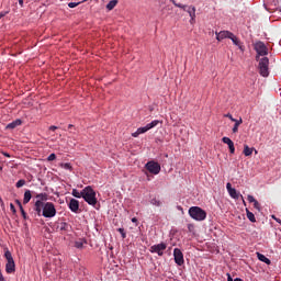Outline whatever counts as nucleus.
I'll return each instance as SVG.
<instances>
[{
	"instance_id": "72a5a7b5",
	"label": "nucleus",
	"mask_w": 281,
	"mask_h": 281,
	"mask_svg": "<svg viewBox=\"0 0 281 281\" xmlns=\"http://www.w3.org/2000/svg\"><path fill=\"white\" fill-rule=\"evenodd\" d=\"M80 3H82V2H69L68 8H78V5H80Z\"/></svg>"
},
{
	"instance_id": "a878e982",
	"label": "nucleus",
	"mask_w": 281,
	"mask_h": 281,
	"mask_svg": "<svg viewBox=\"0 0 281 281\" xmlns=\"http://www.w3.org/2000/svg\"><path fill=\"white\" fill-rule=\"evenodd\" d=\"M159 124H161V121H159V120H154V121H151L150 123H148L147 126H148V128H149V131H150V128H155V126H157V125H159Z\"/></svg>"
},
{
	"instance_id": "0eeeda50",
	"label": "nucleus",
	"mask_w": 281,
	"mask_h": 281,
	"mask_svg": "<svg viewBox=\"0 0 281 281\" xmlns=\"http://www.w3.org/2000/svg\"><path fill=\"white\" fill-rule=\"evenodd\" d=\"M4 258L7 260V265H5L7 273H14V271H16V263H14V258L12 257V252H10V250H5Z\"/></svg>"
},
{
	"instance_id": "ea45409f",
	"label": "nucleus",
	"mask_w": 281,
	"mask_h": 281,
	"mask_svg": "<svg viewBox=\"0 0 281 281\" xmlns=\"http://www.w3.org/2000/svg\"><path fill=\"white\" fill-rule=\"evenodd\" d=\"M10 210L13 212V214H16V207H14L13 203L10 204Z\"/></svg>"
},
{
	"instance_id": "58836bf2",
	"label": "nucleus",
	"mask_w": 281,
	"mask_h": 281,
	"mask_svg": "<svg viewBox=\"0 0 281 281\" xmlns=\"http://www.w3.org/2000/svg\"><path fill=\"white\" fill-rule=\"evenodd\" d=\"M224 117H228V120H231V122H236V119H234V116L229 113L225 114Z\"/></svg>"
},
{
	"instance_id": "ddd939ff",
	"label": "nucleus",
	"mask_w": 281,
	"mask_h": 281,
	"mask_svg": "<svg viewBox=\"0 0 281 281\" xmlns=\"http://www.w3.org/2000/svg\"><path fill=\"white\" fill-rule=\"evenodd\" d=\"M222 142H223V144H227L231 155H234V153H236V147L234 146V140L233 139H231L227 136H224L222 138Z\"/></svg>"
},
{
	"instance_id": "2eb2a0df",
	"label": "nucleus",
	"mask_w": 281,
	"mask_h": 281,
	"mask_svg": "<svg viewBox=\"0 0 281 281\" xmlns=\"http://www.w3.org/2000/svg\"><path fill=\"white\" fill-rule=\"evenodd\" d=\"M222 142H223V144H227L231 155H234V153H236V147L234 146V140L233 139H231L227 136H224L222 138Z\"/></svg>"
},
{
	"instance_id": "8fccbe9b",
	"label": "nucleus",
	"mask_w": 281,
	"mask_h": 281,
	"mask_svg": "<svg viewBox=\"0 0 281 281\" xmlns=\"http://www.w3.org/2000/svg\"><path fill=\"white\" fill-rule=\"evenodd\" d=\"M71 128H74V125H72V124H69V125H68V130L71 131Z\"/></svg>"
},
{
	"instance_id": "cd10ccee",
	"label": "nucleus",
	"mask_w": 281,
	"mask_h": 281,
	"mask_svg": "<svg viewBox=\"0 0 281 281\" xmlns=\"http://www.w3.org/2000/svg\"><path fill=\"white\" fill-rule=\"evenodd\" d=\"M117 5V0H112L106 4V10H113Z\"/></svg>"
},
{
	"instance_id": "de8ad7c7",
	"label": "nucleus",
	"mask_w": 281,
	"mask_h": 281,
	"mask_svg": "<svg viewBox=\"0 0 281 281\" xmlns=\"http://www.w3.org/2000/svg\"><path fill=\"white\" fill-rule=\"evenodd\" d=\"M5 14H8V13H5V12H0V19H3V16H5Z\"/></svg>"
},
{
	"instance_id": "37998d69",
	"label": "nucleus",
	"mask_w": 281,
	"mask_h": 281,
	"mask_svg": "<svg viewBox=\"0 0 281 281\" xmlns=\"http://www.w3.org/2000/svg\"><path fill=\"white\" fill-rule=\"evenodd\" d=\"M49 131H58V126L53 125V126L49 127Z\"/></svg>"
},
{
	"instance_id": "a18cd8bd",
	"label": "nucleus",
	"mask_w": 281,
	"mask_h": 281,
	"mask_svg": "<svg viewBox=\"0 0 281 281\" xmlns=\"http://www.w3.org/2000/svg\"><path fill=\"white\" fill-rule=\"evenodd\" d=\"M0 281H5V278H3V273H1V270H0Z\"/></svg>"
},
{
	"instance_id": "7c9ffc66",
	"label": "nucleus",
	"mask_w": 281,
	"mask_h": 281,
	"mask_svg": "<svg viewBox=\"0 0 281 281\" xmlns=\"http://www.w3.org/2000/svg\"><path fill=\"white\" fill-rule=\"evenodd\" d=\"M151 205H156V207H159L161 205V201L159 199L154 198L150 200Z\"/></svg>"
},
{
	"instance_id": "2f4dec72",
	"label": "nucleus",
	"mask_w": 281,
	"mask_h": 281,
	"mask_svg": "<svg viewBox=\"0 0 281 281\" xmlns=\"http://www.w3.org/2000/svg\"><path fill=\"white\" fill-rule=\"evenodd\" d=\"M138 130V133L142 135L144 133H148V131H150V128L147 126H144V127H139L137 128Z\"/></svg>"
},
{
	"instance_id": "a211bd4d",
	"label": "nucleus",
	"mask_w": 281,
	"mask_h": 281,
	"mask_svg": "<svg viewBox=\"0 0 281 281\" xmlns=\"http://www.w3.org/2000/svg\"><path fill=\"white\" fill-rule=\"evenodd\" d=\"M22 124H23V121H21V119H16L15 121L9 123L5 128L8 131H14L16 126H21Z\"/></svg>"
},
{
	"instance_id": "9b49d317",
	"label": "nucleus",
	"mask_w": 281,
	"mask_h": 281,
	"mask_svg": "<svg viewBox=\"0 0 281 281\" xmlns=\"http://www.w3.org/2000/svg\"><path fill=\"white\" fill-rule=\"evenodd\" d=\"M184 12H188L189 16H190V23H194V21H196V8H194L193 5H184L182 7Z\"/></svg>"
},
{
	"instance_id": "39448f33",
	"label": "nucleus",
	"mask_w": 281,
	"mask_h": 281,
	"mask_svg": "<svg viewBox=\"0 0 281 281\" xmlns=\"http://www.w3.org/2000/svg\"><path fill=\"white\" fill-rule=\"evenodd\" d=\"M254 49L257 53V55L255 56V58H267V56H269V48L267 47V45L259 41L256 42L254 44Z\"/></svg>"
},
{
	"instance_id": "9d476101",
	"label": "nucleus",
	"mask_w": 281,
	"mask_h": 281,
	"mask_svg": "<svg viewBox=\"0 0 281 281\" xmlns=\"http://www.w3.org/2000/svg\"><path fill=\"white\" fill-rule=\"evenodd\" d=\"M173 258H175V262H176V265H178V267L183 266L186 262V260L183 259V252L179 248L173 249Z\"/></svg>"
},
{
	"instance_id": "f8f14e48",
	"label": "nucleus",
	"mask_w": 281,
	"mask_h": 281,
	"mask_svg": "<svg viewBox=\"0 0 281 281\" xmlns=\"http://www.w3.org/2000/svg\"><path fill=\"white\" fill-rule=\"evenodd\" d=\"M69 210L72 211L75 214L80 212V202L76 199H71L68 203Z\"/></svg>"
},
{
	"instance_id": "412c9836",
	"label": "nucleus",
	"mask_w": 281,
	"mask_h": 281,
	"mask_svg": "<svg viewBox=\"0 0 281 281\" xmlns=\"http://www.w3.org/2000/svg\"><path fill=\"white\" fill-rule=\"evenodd\" d=\"M30 201H32V191L26 190L24 192V199H23L24 205H27V203H30Z\"/></svg>"
},
{
	"instance_id": "f03ea898",
	"label": "nucleus",
	"mask_w": 281,
	"mask_h": 281,
	"mask_svg": "<svg viewBox=\"0 0 281 281\" xmlns=\"http://www.w3.org/2000/svg\"><path fill=\"white\" fill-rule=\"evenodd\" d=\"M258 61L257 69L262 78H269V57H255Z\"/></svg>"
},
{
	"instance_id": "aec40b11",
	"label": "nucleus",
	"mask_w": 281,
	"mask_h": 281,
	"mask_svg": "<svg viewBox=\"0 0 281 281\" xmlns=\"http://www.w3.org/2000/svg\"><path fill=\"white\" fill-rule=\"evenodd\" d=\"M257 258L260 260V262H265L266 265H271V259L267 258V256L257 252Z\"/></svg>"
},
{
	"instance_id": "6ab92c4d",
	"label": "nucleus",
	"mask_w": 281,
	"mask_h": 281,
	"mask_svg": "<svg viewBox=\"0 0 281 281\" xmlns=\"http://www.w3.org/2000/svg\"><path fill=\"white\" fill-rule=\"evenodd\" d=\"M254 150H255V154L258 155V150H256V148H251L248 145H244L243 153H244L245 157H251V155L254 154Z\"/></svg>"
},
{
	"instance_id": "4468645a",
	"label": "nucleus",
	"mask_w": 281,
	"mask_h": 281,
	"mask_svg": "<svg viewBox=\"0 0 281 281\" xmlns=\"http://www.w3.org/2000/svg\"><path fill=\"white\" fill-rule=\"evenodd\" d=\"M222 142H223V144H227L231 155H234V153H236V147L234 146V140L233 139H231L227 136H224L222 138Z\"/></svg>"
},
{
	"instance_id": "6e6d98bb",
	"label": "nucleus",
	"mask_w": 281,
	"mask_h": 281,
	"mask_svg": "<svg viewBox=\"0 0 281 281\" xmlns=\"http://www.w3.org/2000/svg\"><path fill=\"white\" fill-rule=\"evenodd\" d=\"M235 281H243V279H240V278H236V279H235Z\"/></svg>"
},
{
	"instance_id": "49530a36",
	"label": "nucleus",
	"mask_w": 281,
	"mask_h": 281,
	"mask_svg": "<svg viewBox=\"0 0 281 281\" xmlns=\"http://www.w3.org/2000/svg\"><path fill=\"white\" fill-rule=\"evenodd\" d=\"M15 202L19 205L20 209L23 207V204H21V201L16 200Z\"/></svg>"
},
{
	"instance_id": "c9c22d12",
	"label": "nucleus",
	"mask_w": 281,
	"mask_h": 281,
	"mask_svg": "<svg viewBox=\"0 0 281 281\" xmlns=\"http://www.w3.org/2000/svg\"><path fill=\"white\" fill-rule=\"evenodd\" d=\"M20 212H21L23 218L26 220L27 218V213H25V210L23 209V206L20 207Z\"/></svg>"
},
{
	"instance_id": "13d9d810",
	"label": "nucleus",
	"mask_w": 281,
	"mask_h": 281,
	"mask_svg": "<svg viewBox=\"0 0 281 281\" xmlns=\"http://www.w3.org/2000/svg\"><path fill=\"white\" fill-rule=\"evenodd\" d=\"M85 2H87V0H82V1H81V3H85Z\"/></svg>"
},
{
	"instance_id": "5fc2aeb1",
	"label": "nucleus",
	"mask_w": 281,
	"mask_h": 281,
	"mask_svg": "<svg viewBox=\"0 0 281 281\" xmlns=\"http://www.w3.org/2000/svg\"><path fill=\"white\" fill-rule=\"evenodd\" d=\"M4 157H10V154L3 153Z\"/></svg>"
},
{
	"instance_id": "e433bc0d",
	"label": "nucleus",
	"mask_w": 281,
	"mask_h": 281,
	"mask_svg": "<svg viewBox=\"0 0 281 281\" xmlns=\"http://www.w3.org/2000/svg\"><path fill=\"white\" fill-rule=\"evenodd\" d=\"M56 159V154H50L48 157H47V161H55Z\"/></svg>"
},
{
	"instance_id": "f704fd0d",
	"label": "nucleus",
	"mask_w": 281,
	"mask_h": 281,
	"mask_svg": "<svg viewBox=\"0 0 281 281\" xmlns=\"http://www.w3.org/2000/svg\"><path fill=\"white\" fill-rule=\"evenodd\" d=\"M252 203H254L255 210H258V212H260V203L258 202V200H255Z\"/></svg>"
},
{
	"instance_id": "bb28decb",
	"label": "nucleus",
	"mask_w": 281,
	"mask_h": 281,
	"mask_svg": "<svg viewBox=\"0 0 281 281\" xmlns=\"http://www.w3.org/2000/svg\"><path fill=\"white\" fill-rule=\"evenodd\" d=\"M85 243H87V241H85L83 239H79V240L75 241V247L77 249H82L85 247Z\"/></svg>"
},
{
	"instance_id": "4be33fe9",
	"label": "nucleus",
	"mask_w": 281,
	"mask_h": 281,
	"mask_svg": "<svg viewBox=\"0 0 281 281\" xmlns=\"http://www.w3.org/2000/svg\"><path fill=\"white\" fill-rule=\"evenodd\" d=\"M229 40H231L237 47H239V49H243V46L240 45V40H238V37H236V35H234V33H232Z\"/></svg>"
},
{
	"instance_id": "bf43d9fd",
	"label": "nucleus",
	"mask_w": 281,
	"mask_h": 281,
	"mask_svg": "<svg viewBox=\"0 0 281 281\" xmlns=\"http://www.w3.org/2000/svg\"><path fill=\"white\" fill-rule=\"evenodd\" d=\"M0 170H3V168H2V167H0Z\"/></svg>"
},
{
	"instance_id": "603ef678",
	"label": "nucleus",
	"mask_w": 281,
	"mask_h": 281,
	"mask_svg": "<svg viewBox=\"0 0 281 281\" xmlns=\"http://www.w3.org/2000/svg\"><path fill=\"white\" fill-rule=\"evenodd\" d=\"M274 221H277L279 223V225H281V220L280 218L274 217Z\"/></svg>"
},
{
	"instance_id": "f3484780",
	"label": "nucleus",
	"mask_w": 281,
	"mask_h": 281,
	"mask_svg": "<svg viewBox=\"0 0 281 281\" xmlns=\"http://www.w3.org/2000/svg\"><path fill=\"white\" fill-rule=\"evenodd\" d=\"M216 41H223L225 38H231L232 37V32L229 31H221V32H216Z\"/></svg>"
},
{
	"instance_id": "393cba45",
	"label": "nucleus",
	"mask_w": 281,
	"mask_h": 281,
	"mask_svg": "<svg viewBox=\"0 0 281 281\" xmlns=\"http://www.w3.org/2000/svg\"><path fill=\"white\" fill-rule=\"evenodd\" d=\"M60 232H69V224L67 222H61L58 225Z\"/></svg>"
},
{
	"instance_id": "c85d7f7f",
	"label": "nucleus",
	"mask_w": 281,
	"mask_h": 281,
	"mask_svg": "<svg viewBox=\"0 0 281 281\" xmlns=\"http://www.w3.org/2000/svg\"><path fill=\"white\" fill-rule=\"evenodd\" d=\"M72 196H75L76 199H82V196H83L82 190H81V192H79L77 189H74Z\"/></svg>"
},
{
	"instance_id": "5701e85b",
	"label": "nucleus",
	"mask_w": 281,
	"mask_h": 281,
	"mask_svg": "<svg viewBox=\"0 0 281 281\" xmlns=\"http://www.w3.org/2000/svg\"><path fill=\"white\" fill-rule=\"evenodd\" d=\"M246 216L250 221V223H256V215L249 209H246Z\"/></svg>"
},
{
	"instance_id": "3c124183",
	"label": "nucleus",
	"mask_w": 281,
	"mask_h": 281,
	"mask_svg": "<svg viewBox=\"0 0 281 281\" xmlns=\"http://www.w3.org/2000/svg\"><path fill=\"white\" fill-rule=\"evenodd\" d=\"M132 223H137V218H136V217H133V218H132Z\"/></svg>"
},
{
	"instance_id": "c03bdc74",
	"label": "nucleus",
	"mask_w": 281,
	"mask_h": 281,
	"mask_svg": "<svg viewBox=\"0 0 281 281\" xmlns=\"http://www.w3.org/2000/svg\"><path fill=\"white\" fill-rule=\"evenodd\" d=\"M175 5H176V8H181L182 10H183V4H181V3H175Z\"/></svg>"
},
{
	"instance_id": "79ce46f5",
	"label": "nucleus",
	"mask_w": 281,
	"mask_h": 281,
	"mask_svg": "<svg viewBox=\"0 0 281 281\" xmlns=\"http://www.w3.org/2000/svg\"><path fill=\"white\" fill-rule=\"evenodd\" d=\"M139 135H142V134L139 133V130H137L136 132H134L132 134V137H139Z\"/></svg>"
},
{
	"instance_id": "dca6fc26",
	"label": "nucleus",
	"mask_w": 281,
	"mask_h": 281,
	"mask_svg": "<svg viewBox=\"0 0 281 281\" xmlns=\"http://www.w3.org/2000/svg\"><path fill=\"white\" fill-rule=\"evenodd\" d=\"M226 189L232 199H240V193H238L235 188H232V183L228 182Z\"/></svg>"
},
{
	"instance_id": "c756f323",
	"label": "nucleus",
	"mask_w": 281,
	"mask_h": 281,
	"mask_svg": "<svg viewBox=\"0 0 281 281\" xmlns=\"http://www.w3.org/2000/svg\"><path fill=\"white\" fill-rule=\"evenodd\" d=\"M60 168H64V170H74V167H71V164L69 162L60 164Z\"/></svg>"
},
{
	"instance_id": "4c0bfd02",
	"label": "nucleus",
	"mask_w": 281,
	"mask_h": 281,
	"mask_svg": "<svg viewBox=\"0 0 281 281\" xmlns=\"http://www.w3.org/2000/svg\"><path fill=\"white\" fill-rule=\"evenodd\" d=\"M117 232L121 234L122 238H126V232H124V228H119Z\"/></svg>"
},
{
	"instance_id": "864d4df0",
	"label": "nucleus",
	"mask_w": 281,
	"mask_h": 281,
	"mask_svg": "<svg viewBox=\"0 0 281 281\" xmlns=\"http://www.w3.org/2000/svg\"><path fill=\"white\" fill-rule=\"evenodd\" d=\"M188 229L191 231L192 229V224L188 225Z\"/></svg>"
},
{
	"instance_id": "f257e3e1",
	"label": "nucleus",
	"mask_w": 281,
	"mask_h": 281,
	"mask_svg": "<svg viewBox=\"0 0 281 281\" xmlns=\"http://www.w3.org/2000/svg\"><path fill=\"white\" fill-rule=\"evenodd\" d=\"M82 199L86 201V203H88V205H92L95 206L98 205V199L95 198V191L93 190V188L91 186L86 187L82 190Z\"/></svg>"
},
{
	"instance_id": "a19ab883",
	"label": "nucleus",
	"mask_w": 281,
	"mask_h": 281,
	"mask_svg": "<svg viewBox=\"0 0 281 281\" xmlns=\"http://www.w3.org/2000/svg\"><path fill=\"white\" fill-rule=\"evenodd\" d=\"M247 200H248L250 203H254L255 201H257L256 199H254V195H248V196H247Z\"/></svg>"
},
{
	"instance_id": "6e6552de",
	"label": "nucleus",
	"mask_w": 281,
	"mask_h": 281,
	"mask_svg": "<svg viewBox=\"0 0 281 281\" xmlns=\"http://www.w3.org/2000/svg\"><path fill=\"white\" fill-rule=\"evenodd\" d=\"M145 168L148 170V172H150L151 175H159V172H161V166L159 165V162H155V161H148L145 165Z\"/></svg>"
},
{
	"instance_id": "09e8293b",
	"label": "nucleus",
	"mask_w": 281,
	"mask_h": 281,
	"mask_svg": "<svg viewBox=\"0 0 281 281\" xmlns=\"http://www.w3.org/2000/svg\"><path fill=\"white\" fill-rule=\"evenodd\" d=\"M19 4L23 8V0H19Z\"/></svg>"
},
{
	"instance_id": "b1692460",
	"label": "nucleus",
	"mask_w": 281,
	"mask_h": 281,
	"mask_svg": "<svg viewBox=\"0 0 281 281\" xmlns=\"http://www.w3.org/2000/svg\"><path fill=\"white\" fill-rule=\"evenodd\" d=\"M233 122H235V124H234L232 131H233V133H238V126H240V124H243V119H239V120L235 119V121H233Z\"/></svg>"
},
{
	"instance_id": "473e14b6",
	"label": "nucleus",
	"mask_w": 281,
	"mask_h": 281,
	"mask_svg": "<svg viewBox=\"0 0 281 281\" xmlns=\"http://www.w3.org/2000/svg\"><path fill=\"white\" fill-rule=\"evenodd\" d=\"M23 186H25V180L21 179L15 183L16 188H23Z\"/></svg>"
},
{
	"instance_id": "4d7b16f0",
	"label": "nucleus",
	"mask_w": 281,
	"mask_h": 281,
	"mask_svg": "<svg viewBox=\"0 0 281 281\" xmlns=\"http://www.w3.org/2000/svg\"><path fill=\"white\" fill-rule=\"evenodd\" d=\"M172 3H173V5H175V3H177L175 0H170Z\"/></svg>"
},
{
	"instance_id": "20e7f679",
	"label": "nucleus",
	"mask_w": 281,
	"mask_h": 281,
	"mask_svg": "<svg viewBox=\"0 0 281 281\" xmlns=\"http://www.w3.org/2000/svg\"><path fill=\"white\" fill-rule=\"evenodd\" d=\"M41 216H44V218H54L56 216V205L53 202H46L42 205Z\"/></svg>"
},
{
	"instance_id": "423d86ee",
	"label": "nucleus",
	"mask_w": 281,
	"mask_h": 281,
	"mask_svg": "<svg viewBox=\"0 0 281 281\" xmlns=\"http://www.w3.org/2000/svg\"><path fill=\"white\" fill-rule=\"evenodd\" d=\"M36 202L34 204V210L36 211L37 216H41V212L43 211V205L47 203V193H40L35 196Z\"/></svg>"
},
{
	"instance_id": "1a4fd4ad",
	"label": "nucleus",
	"mask_w": 281,
	"mask_h": 281,
	"mask_svg": "<svg viewBox=\"0 0 281 281\" xmlns=\"http://www.w3.org/2000/svg\"><path fill=\"white\" fill-rule=\"evenodd\" d=\"M168 248V245L166 243H160L158 245H153L149 248L150 254H157L158 256H164V251Z\"/></svg>"
},
{
	"instance_id": "7ed1b4c3",
	"label": "nucleus",
	"mask_w": 281,
	"mask_h": 281,
	"mask_svg": "<svg viewBox=\"0 0 281 281\" xmlns=\"http://www.w3.org/2000/svg\"><path fill=\"white\" fill-rule=\"evenodd\" d=\"M189 215L193 221H205L207 218V213L199 206H191L189 209Z\"/></svg>"
}]
</instances>
